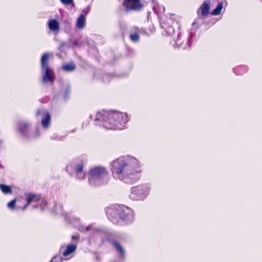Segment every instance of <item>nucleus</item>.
Here are the masks:
<instances>
[{
    "label": "nucleus",
    "mask_w": 262,
    "mask_h": 262,
    "mask_svg": "<svg viewBox=\"0 0 262 262\" xmlns=\"http://www.w3.org/2000/svg\"><path fill=\"white\" fill-rule=\"evenodd\" d=\"M95 120L103 122V126L107 129L121 130L128 122V117L125 113L116 111L102 110L95 116Z\"/></svg>",
    "instance_id": "f257e3e1"
},
{
    "label": "nucleus",
    "mask_w": 262,
    "mask_h": 262,
    "mask_svg": "<svg viewBox=\"0 0 262 262\" xmlns=\"http://www.w3.org/2000/svg\"><path fill=\"white\" fill-rule=\"evenodd\" d=\"M130 209L124 205H113L105 209V213L108 220L113 224L122 225L128 217Z\"/></svg>",
    "instance_id": "f03ea898"
},
{
    "label": "nucleus",
    "mask_w": 262,
    "mask_h": 262,
    "mask_svg": "<svg viewBox=\"0 0 262 262\" xmlns=\"http://www.w3.org/2000/svg\"><path fill=\"white\" fill-rule=\"evenodd\" d=\"M88 180L90 184L95 182L104 183L108 181L109 174L107 169L101 166H96L91 168L88 172Z\"/></svg>",
    "instance_id": "7ed1b4c3"
},
{
    "label": "nucleus",
    "mask_w": 262,
    "mask_h": 262,
    "mask_svg": "<svg viewBox=\"0 0 262 262\" xmlns=\"http://www.w3.org/2000/svg\"><path fill=\"white\" fill-rule=\"evenodd\" d=\"M50 54L48 53L42 54L40 60L41 70L43 72L42 81L44 83H53L55 76L53 70L49 65Z\"/></svg>",
    "instance_id": "20e7f679"
},
{
    "label": "nucleus",
    "mask_w": 262,
    "mask_h": 262,
    "mask_svg": "<svg viewBox=\"0 0 262 262\" xmlns=\"http://www.w3.org/2000/svg\"><path fill=\"white\" fill-rule=\"evenodd\" d=\"M128 168V162L125 157H120L111 163L110 169L113 175L123 177L126 174Z\"/></svg>",
    "instance_id": "39448f33"
},
{
    "label": "nucleus",
    "mask_w": 262,
    "mask_h": 262,
    "mask_svg": "<svg viewBox=\"0 0 262 262\" xmlns=\"http://www.w3.org/2000/svg\"><path fill=\"white\" fill-rule=\"evenodd\" d=\"M149 189L146 185H139L132 188V199L135 200H143L149 194Z\"/></svg>",
    "instance_id": "423d86ee"
},
{
    "label": "nucleus",
    "mask_w": 262,
    "mask_h": 262,
    "mask_svg": "<svg viewBox=\"0 0 262 262\" xmlns=\"http://www.w3.org/2000/svg\"><path fill=\"white\" fill-rule=\"evenodd\" d=\"M26 196L27 202L23 208L25 210L32 202H38L41 201L40 207L42 209L47 204V202L45 199H42L41 195L39 194H35L32 193H28L25 194Z\"/></svg>",
    "instance_id": "0eeeda50"
},
{
    "label": "nucleus",
    "mask_w": 262,
    "mask_h": 262,
    "mask_svg": "<svg viewBox=\"0 0 262 262\" xmlns=\"http://www.w3.org/2000/svg\"><path fill=\"white\" fill-rule=\"evenodd\" d=\"M210 0H206L203 2L197 10V14L199 17L203 19L208 16L210 9Z\"/></svg>",
    "instance_id": "6e6552de"
},
{
    "label": "nucleus",
    "mask_w": 262,
    "mask_h": 262,
    "mask_svg": "<svg viewBox=\"0 0 262 262\" xmlns=\"http://www.w3.org/2000/svg\"><path fill=\"white\" fill-rule=\"evenodd\" d=\"M83 167L84 163L82 161L74 166L75 172L77 178L79 180H83L85 177V173L83 170Z\"/></svg>",
    "instance_id": "1a4fd4ad"
},
{
    "label": "nucleus",
    "mask_w": 262,
    "mask_h": 262,
    "mask_svg": "<svg viewBox=\"0 0 262 262\" xmlns=\"http://www.w3.org/2000/svg\"><path fill=\"white\" fill-rule=\"evenodd\" d=\"M132 175H137V178L141 177L140 173L142 171L139 162L135 158L132 157Z\"/></svg>",
    "instance_id": "9d476101"
},
{
    "label": "nucleus",
    "mask_w": 262,
    "mask_h": 262,
    "mask_svg": "<svg viewBox=\"0 0 262 262\" xmlns=\"http://www.w3.org/2000/svg\"><path fill=\"white\" fill-rule=\"evenodd\" d=\"M144 7L143 0H132V11L139 12Z\"/></svg>",
    "instance_id": "9b49d317"
},
{
    "label": "nucleus",
    "mask_w": 262,
    "mask_h": 262,
    "mask_svg": "<svg viewBox=\"0 0 262 262\" xmlns=\"http://www.w3.org/2000/svg\"><path fill=\"white\" fill-rule=\"evenodd\" d=\"M112 244L115 248L119 255L121 257H124L125 256V251L120 243L117 241H113L112 242Z\"/></svg>",
    "instance_id": "f8f14e48"
},
{
    "label": "nucleus",
    "mask_w": 262,
    "mask_h": 262,
    "mask_svg": "<svg viewBox=\"0 0 262 262\" xmlns=\"http://www.w3.org/2000/svg\"><path fill=\"white\" fill-rule=\"evenodd\" d=\"M51 122V115L48 111H46L41 120V124L43 127H48Z\"/></svg>",
    "instance_id": "ddd939ff"
},
{
    "label": "nucleus",
    "mask_w": 262,
    "mask_h": 262,
    "mask_svg": "<svg viewBox=\"0 0 262 262\" xmlns=\"http://www.w3.org/2000/svg\"><path fill=\"white\" fill-rule=\"evenodd\" d=\"M162 29L165 30V33L169 36L173 37L176 33L174 28L172 26H167L163 24L161 25Z\"/></svg>",
    "instance_id": "4468645a"
},
{
    "label": "nucleus",
    "mask_w": 262,
    "mask_h": 262,
    "mask_svg": "<svg viewBox=\"0 0 262 262\" xmlns=\"http://www.w3.org/2000/svg\"><path fill=\"white\" fill-rule=\"evenodd\" d=\"M29 129V124L26 122H20L18 123V129L23 135L27 134Z\"/></svg>",
    "instance_id": "2eb2a0df"
},
{
    "label": "nucleus",
    "mask_w": 262,
    "mask_h": 262,
    "mask_svg": "<svg viewBox=\"0 0 262 262\" xmlns=\"http://www.w3.org/2000/svg\"><path fill=\"white\" fill-rule=\"evenodd\" d=\"M49 28L52 31H58L59 30V24L58 21L56 19H51L49 20Z\"/></svg>",
    "instance_id": "dca6fc26"
},
{
    "label": "nucleus",
    "mask_w": 262,
    "mask_h": 262,
    "mask_svg": "<svg viewBox=\"0 0 262 262\" xmlns=\"http://www.w3.org/2000/svg\"><path fill=\"white\" fill-rule=\"evenodd\" d=\"M77 246L76 245H68L63 252L62 255L63 257H67L69 255L74 253L76 250Z\"/></svg>",
    "instance_id": "f3484780"
},
{
    "label": "nucleus",
    "mask_w": 262,
    "mask_h": 262,
    "mask_svg": "<svg viewBox=\"0 0 262 262\" xmlns=\"http://www.w3.org/2000/svg\"><path fill=\"white\" fill-rule=\"evenodd\" d=\"M62 69L66 72H72L76 69V65L73 62L64 64L62 66Z\"/></svg>",
    "instance_id": "a211bd4d"
},
{
    "label": "nucleus",
    "mask_w": 262,
    "mask_h": 262,
    "mask_svg": "<svg viewBox=\"0 0 262 262\" xmlns=\"http://www.w3.org/2000/svg\"><path fill=\"white\" fill-rule=\"evenodd\" d=\"M85 23V19L83 14H81L79 15L77 19L76 27L79 29H82Z\"/></svg>",
    "instance_id": "6ab92c4d"
},
{
    "label": "nucleus",
    "mask_w": 262,
    "mask_h": 262,
    "mask_svg": "<svg viewBox=\"0 0 262 262\" xmlns=\"http://www.w3.org/2000/svg\"><path fill=\"white\" fill-rule=\"evenodd\" d=\"M0 189L4 194H9L12 192L11 187L5 184H0Z\"/></svg>",
    "instance_id": "aec40b11"
},
{
    "label": "nucleus",
    "mask_w": 262,
    "mask_h": 262,
    "mask_svg": "<svg viewBox=\"0 0 262 262\" xmlns=\"http://www.w3.org/2000/svg\"><path fill=\"white\" fill-rule=\"evenodd\" d=\"M223 9L222 3H219L216 7L211 12V14L212 15H218L221 14V11Z\"/></svg>",
    "instance_id": "412c9836"
},
{
    "label": "nucleus",
    "mask_w": 262,
    "mask_h": 262,
    "mask_svg": "<svg viewBox=\"0 0 262 262\" xmlns=\"http://www.w3.org/2000/svg\"><path fill=\"white\" fill-rule=\"evenodd\" d=\"M122 5L125 8V11L128 12L131 9V0H124Z\"/></svg>",
    "instance_id": "4be33fe9"
},
{
    "label": "nucleus",
    "mask_w": 262,
    "mask_h": 262,
    "mask_svg": "<svg viewBox=\"0 0 262 262\" xmlns=\"http://www.w3.org/2000/svg\"><path fill=\"white\" fill-rule=\"evenodd\" d=\"M144 32V30L142 28H139L136 26H134L132 28V33H136V34H142Z\"/></svg>",
    "instance_id": "5701e85b"
},
{
    "label": "nucleus",
    "mask_w": 262,
    "mask_h": 262,
    "mask_svg": "<svg viewBox=\"0 0 262 262\" xmlns=\"http://www.w3.org/2000/svg\"><path fill=\"white\" fill-rule=\"evenodd\" d=\"M183 42V40H182L181 39V37L178 35L177 39L175 40L176 46L178 48H180L182 46Z\"/></svg>",
    "instance_id": "b1692460"
},
{
    "label": "nucleus",
    "mask_w": 262,
    "mask_h": 262,
    "mask_svg": "<svg viewBox=\"0 0 262 262\" xmlns=\"http://www.w3.org/2000/svg\"><path fill=\"white\" fill-rule=\"evenodd\" d=\"M16 199H14L7 204V207L11 209H15Z\"/></svg>",
    "instance_id": "393cba45"
},
{
    "label": "nucleus",
    "mask_w": 262,
    "mask_h": 262,
    "mask_svg": "<svg viewBox=\"0 0 262 262\" xmlns=\"http://www.w3.org/2000/svg\"><path fill=\"white\" fill-rule=\"evenodd\" d=\"M140 40V35L136 33H132V41L138 42Z\"/></svg>",
    "instance_id": "a878e982"
},
{
    "label": "nucleus",
    "mask_w": 262,
    "mask_h": 262,
    "mask_svg": "<svg viewBox=\"0 0 262 262\" xmlns=\"http://www.w3.org/2000/svg\"><path fill=\"white\" fill-rule=\"evenodd\" d=\"M62 4L64 5H70L73 4L74 0H60Z\"/></svg>",
    "instance_id": "bb28decb"
},
{
    "label": "nucleus",
    "mask_w": 262,
    "mask_h": 262,
    "mask_svg": "<svg viewBox=\"0 0 262 262\" xmlns=\"http://www.w3.org/2000/svg\"><path fill=\"white\" fill-rule=\"evenodd\" d=\"M70 94V89L69 88H67L64 91V99H67Z\"/></svg>",
    "instance_id": "cd10ccee"
},
{
    "label": "nucleus",
    "mask_w": 262,
    "mask_h": 262,
    "mask_svg": "<svg viewBox=\"0 0 262 262\" xmlns=\"http://www.w3.org/2000/svg\"><path fill=\"white\" fill-rule=\"evenodd\" d=\"M79 238H80V235L78 233L74 234V235H73L72 236V238L74 240L77 241L79 239Z\"/></svg>",
    "instance_id": "c85d7f7f"
},
{
    "label": "nucleus",
    "mask_w": 262,
    "mask_h": 262,
    "mask_svg": "<svg viewBox=\"0 0 262 262\" xmlns=\"http://www.w3.org/2000/svg\"><path fill=\"white\" fill-rule=\"evenodd\" d=\"M56 259H58L59 260L61 261V258L60 257L55 256L52 258L50 262H55Z\"/></svg>",
    "instance_id": "c756f323"
},
{
    "label": "nucleus",
    "mask_w": 262,
    "mask_h": 262,
    "mask_svg": "<svg viewBox=\"0 0 262 262\" xmlns=\"http://www.w3.org/2000/svg\"><path fill=\"white\" fill-rule=\"evenodd\" d=\"M243 69V67H238V68L236 69V73L237 74H239V75H241L242 74V73H240L239 72V71L242 70V69Z\"/></svg>",
    "instance_id": "7c9ffc66"
},
{
    "label": "nucleus",
    "mask_w": 262,
    "mask_h": 262,
    "mask_svg": "<svg viewBox=\"0 0 262 262\" xmlns=\"http://www.w3.org/2000/svg\"><path fill=\"white\" fill-rule=\"evenodd\" d=\"M39 114H40V110H38V111H37V113H36V115H37V116H38V115H39Z\"/></svg>",
    "instance_id": "2f4dec72"
},
{
    "label": "nucleus",
    "mask_w": 262,
    "mask_h": 262,
    "mask_svg": "<svg viewBox=\"0 0 262 262\" xmlns=\"http://www.w3.org/2000/svg\"><path fill=\"white\" fill-rule=\"evenodd\" d=\"M129 37L131 38V34H129Z\"/></svg>",
    "instance_id": "473e14b6"
},
{
    "label": "nucleus",
    "mask_w": 262,
    "mask_h": 262,
    "mask_svg": "<svg viewBox=\"0 0 262 262\" xmlns=\"http://www.w3.org/2000/svg\"><path fill=\"white\" fill-rule=\"evenodd\" d=\"M169 20L171 21V20L170 19H169L168 20V21Z\"/></svg>",
    "instance_id": "72a5a7b5"
},
{
    "label": "nucleus",
    "mask_w": 262,
    "mask_h": 262,
    "mask_svg": "<svg viewBox=\"0 0 262 262\" xmlns=\"http://www.w3.org/2000/svg\"><path fill=\"white\" fill-rule=\"evenodd\" d=\"M34 207H35V206H34ZM35 207L36 208L38 207V206H36Z\"/></svg>",
    "instance_id": "f704fd0d"
}]
</instances>
